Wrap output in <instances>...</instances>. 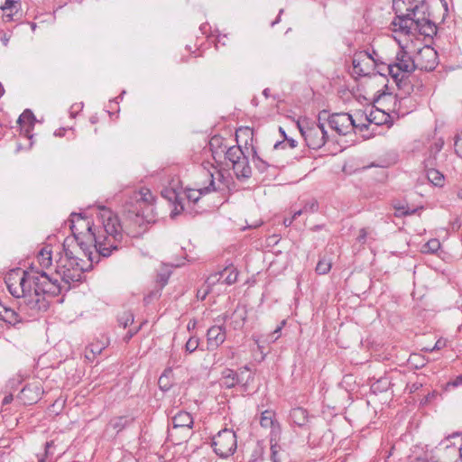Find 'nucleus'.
Segmentation results:
<instances>
[{
	"label": "nucleus",
	"mask_w": 462,
	"mask_h": 462,
	"mask_svg": "<svg viewBox=\"0 0 462 462\" xmlns=\"http://www.w3.org/2000/svg\"><path fill=\"white\" fill-rule=\"evenodd\" d=\"M65 263L59 266L55 277H50L42 271H24L20 268L9 271L5 282L8 291L14 298L22 299L19 311L34 318L47 310L49 302L46 296H56L71 286L80 282L84 272L92 267L94 262L85 257L81 251L65 249Z\"/></svg>",
	"instance_id": "1"
},
{
	"label": "nucleus",
	"mask_w": 462,
	"mask_h": 462,
	"mask_svg": "<svg viewBox=\"0 0 462 462\" xmlns=\"http://www.w3.org/2000/svg\"><path fill=\"white\" fill-rule=\"evenodd\" d=\"M125 235L119 217L111 209L99 207L92 237L93 256L108 257L123 246Z\"/></svg>",
	"instance_id": "2"
},
{
	"label": "nucleus",
	"mask_w": 462,
	"mask_h": 462,
	"mask_svg": "<svg viewBox=\"0 0 462 462\" xmlns=\"http://www.w3.org/2000/svg\"><path fill=\"white\" fill-rule=\"evenodd\" d=\"M393 5L396 14L391 23L393 32L407 35L418 32L425 36L435 33L436 27L430 21L414 18L415 11L418 9L417 4L411 3V0H393Z\"/></svg>",
	"instance_id": "3"
},
{
	"label": "nucleus",
	"mask_w": 462,
	"mask_h": 462,
	"mask_svg": "<svg viewBox=\"0 0 462 462\" xmlns=\"http://www.w3.org/2000/svg\"><path fill=\"white\" fill-rule=\"evenodd\" d=\"M374 114H382V111L371 112L369 116L358 112L355 117L347 113H337L328 116V121L332 130L340 135H346L352 131L356 133L366 129L376 119Z\"/></svg>",
	"instance_id": "4"
},
{
	"label": "nucleus",
	"mask_w": 462,
	"mask_h": 462,
	"mask_svg": "<svg viewBox=\"0 0 462 462\" xmlns=\"http://www.w3.org/2000/svg\"><path fill=\"white\" fill-rule=\"evenodd\" d=\"M154 200L155 198L149 189L141 188L125 200V212L128 217H134L139 225L144 221L150 222L152 219L150 212L153 210Z\"/></svg>",
	"instance_id": "5"
},
{
	"label": "nucleus",
	"mask_w": 462,
	"mask_h": 462,
	"mask_svg": "<svg viewBox=\"0 0 462 462\" xmlns=\"http://www.w3.org/2000/svg\"><path fill=\"white\" fill-rule=\"evenodd\" d=\"M70 229L74 238L77 241L78 250L81 251L85 257L94 262L92 237L94 232V224L81 216V214L73 213L70 216Z\"/></svg>",
	"instance_id": "6"
},
{
	"label": "nucleus",
	"mask_w": 462,
	"mask_h": 462,
	"mask_svg": "<svg viewBox=\"0 0 462 462\" xmlns=\"http://www.w3.org/2000/svg\"><path fill=\"white\" fill-rule=\"evenodd\" d=\"M321 114L319 116V123L310 122L304 118L297 121V127L303 136L306 144L310 149L321 148L328 139V133L325 130L324 124L320 123Z\"/></svg>",
	"instance_id": "7"
},
{
	"label": "nucleus",
	"mask_w": 462,
	"mask_h": 462,
	"mask_svg": "<svg viewBox=\"0 0 462 462\" xmlns=\"http://www.w3.org/2000/svg\"><path fill=\"white\" fill-rule=\"evenodd\" d=\"M222 152H225L226 159L232 163L234 172L238 179H247L251 176L252 170L248 159L240 146L234 145L228 148L225 146Z\"/></svg>",
	"instance_id": "8"
},
{
	"label": "nucleus",
	"mask_w": 462,
	"mask_h": 462,
	"mask_svg": "<svg viewBox=\"0 0 462 462\" xmlns=\"http://www.w3.org/2000/svg\"><path fill=\"white\" fill-rule=\"evenodd\" d=\"M215 453L220 457L231 456L236 449V433L229 429L220 430L212 439Z\"/></svg>",
	"instance_id": "9"
},
{
	"label": "nucleus",
	"mask_w": 462,
	"mask_h": 462,
	"mask_svg": "<svg viewBox=\"0 0 462 462\" xmlns=\"http://www.w3.org/2000/svg\"><path fill=\"white\" fill-rule=\"evenodd\" d=\"M389 74L397 81L402 80L405 74L413 71L415 64L413 58L409 55L407 51L402 47L397 52L395 61L390 63L387 67Z\"/></svg>",
	"instance_id": "10"
},
{
	"label": "nucleus",
	"mask_w": 462,
	"mask_h": 462,
	"mask_svg": "<svg viewBox=\"0 0 462 462\" xmlns=\"http://www.w3.org/2000/svg\"><path fill=\"white\" fill-rule=\"evenodd\" d=\"M415 69L432 71L439 63L437 51L430 46L425 45L413 55Z\"/></svg>",
	"instance_id": "11"
},
{
	"label": "nucleus",
	"mask_w": 462,
	"mask_h": 462,
	"mask_svg": "<svg viewBox=\"0 0 462 462\" xmlns=\"http://www.w3.org/2000/svg\"><path fill=\"white\" fill-rule=\"evenodd\" d=\"M253 377L247 366L241 368L238 372L232 369H225L222 372L220 383L226 388H232L237 384L246 387Z\"/></svg>",
	"instance_id": "12"
},
{
	"label": "nucleus",
	"mask_w": 462,
	"mask_h": 462,
	"mask_svg": "<svg viewBox=\"0 0 462 462\" xmlns=\"http://www.w3.org/2000/svg\"><path fill=\"white\" fill-rule=\"evenodd\" d=\"M374 64V59L366 51L360 52L353 59L354 70L358 76L369 75Z\"/></svg>",
	"instance_id": "13"
},
{
	"label": "nucleus",
	"mask_w": 462,
	"mask_h": 462,
	"mask_svg": "<svg viewBox=\"0 0 462 462\" xmlns=\"http://www.w3.org/2000/svg\"><path fill=\"white\" fill-rule=\"evenodd\" d=\"M226 337V335L224 327L212 326L209 328L207 332L208 349H217L220 345L224 343Z\"/></svg>",
	"instance_id": "14"
},
{
	"label": "nucleus",
	"mask_w": 462,
	"mask_h": 462,
	"mask_svg": "<svg viewBox=\"0 0 462 462\" xmlns=\"http://www.w3.org/2000/svg\"><path fill=\"white\" fill-rule=\"evenodd\" d=\"M260 424L263 428L271 430V440H273V437H277L281 432L280 424L275 419L274 411L272 410H265L261 413Z\"/></svg>",
	"instance_id": "15"
},
{
	"label": "nucleus",
	"mask_w": 462,
	"mask_h": 462,
	"mask_svg": "<svg viewBox=\"0 0 462 462\" xmlns=\"http://www.w3.org/2000/svg\"><path fill=\"white\" fill-rule=\"evenodd\" d=\"M210 177V183L209 186L205 187L203 189H188L183 191V194L187 198L189 201H191L193 203L198 202V200L200 199V197L204 194H207L210 192L211 190H215V182H214V175L212 173H208Z\"/></svg>",
	"instance_id": "16"
},
{
	"label": "nucleus",
	"mask_w": 462,
	"mask_h": 462,
	"mask_svg": "<svg viewBox=\"0 0 462 462\" xmlns=\"http://www.w3.org/2000/svg\"><path fill=\"white\" fill-rule=\"evenodd\" d=\"M162 196L167 199L169 201L172 202L174 205V208L172 209L171 215L172 217L179 215L183 209L184 207L181 204V193L174 190V189H164L162 191Z\"/></svg>",
	"instance_id": "17"
},
{
	"label": "nucleus",
	"mask_w": 462,
	"mask_h": 462,
	"mask_svg": "<svg viewBox=\"0 0 462 462\" xmlns=\"http://www.w3.org/2000/svg\"><path fill=\"white\" fill-rule=\"evenodd\" d=\"M20 4L14 0H5V5L2 6L3 20L6 23L19 19Z\"/></svg>",
	"instance_id": "18"
},
{
	"label": "nucleus",
	"mask_w": 462,
	"mask_h": 462,
	"mask_svg": "<svg viewBox=\"0 0 462 462\" xmlns=\"http://www.w3.org/2000/svg\"><path fill=\"white\" fill-rule=\"evenodd\" d=\"M173 429L182 428L191 430L193 426V418L187 411H180L172 418Z\"/></svg>",
	"instance_id": "19"
},
{
	"label": "nucleus",
	"mask_w": 462,
	"mask_h": 462,
	"mask_svg": "<svg viewBox=\"0 0 462 462\" xmlns=\"http://www.w3.org/2000/svg\"><path fill=\"white\" fill-rule=\"evenodd\" d=\"M432 162L430 161H427L425 162L426 168V176L434 186L442 187L445 182L444 175L438 170L431 167Z\"/></svg>",
	"instance_id": "20"
},
{
	"label": "nucleus",
	"mask_w": 462,
	"mask_h": 462,
	"mask_svg": "<svg viewBox=\"0 0 462 462\" xmlns=\"http://www.w3.org/2000/svg\"><path fill=\"white\" fill-rule=\"evenodd\" d=\"M134 420V418L131 415L117 416L110 420L108 423V429H113L116 433H119L128 426H130Z\"/></svg>",
	"instance_id": "21"
},
{
	"label": "nucleus",
	"mask_w": 462,
	"mask_h": 462,
	"mask_svg": "<svg viewBox=\"0 0 462 462\" xmlns=\"http://www.w3.org/2000/svg\"><path fill=\"white\" fill-rule=\"evenodd\" d=\"M0 319L10 325H15L21 321L19 313L8 308L0 301Z\"/></svg>",
	"instance_id": "22"
},
{
	"label": "nucleus",
	"mask_w": 462,
	"mask_h": 462,
	"mask_svg": "<svg viewBox=\"0 0 462 462\" xmlns=\"http://www.w3.org/2000/svg\"><path fill=\"white\" fill-rule=\"evenodd\" d=\"M290 420L293 424L303 427L308 422V411L300 407L294 408L291 411Z\"/></svg>",
	"instance_id": "23"
},
{
	"label": "nucleus",
	"mask_w": 462,
	"mask_h": 462,
	"mask_svg": "<svg viewBox=\"0 0 462 462\" xmlns=\"http://www.w3.org/2000/svg\"><path fill=\"white\" fill-rule=\"evenodd\" d=\"M222 278H223V274H221V272L212 273L208 277V279L206 280V282H205L203 298L207 294H208L210 292H214L216 286L222 285V282H221Z\"/></svg>",
	"instance_id": "24"
},
{
	"label": "nucleus",
	"mask_w": 462,
	"mask_h": 462,
	"mask_svg": "<svg viewBox=\"0 0 462 462\" xmlns=\"http://www.w3.org/2000/svg\"><path fill=\"white\" fill-rule=\"evenodd\" d=\"M107 344V341L91 343L86 349L85 357L89 361H93L97 355L102 353Z\"/></svg>",
	"instance_id": "25"
},
{
	"label": "nucleus",
	"mask_w": 462,
	"mask_h": 462,
	"mask_svg": "<svg viewBox=\"0 0 462 462\" xmlns=\"http://www.w3.org/2000/svg\"><path fill=\"white\" fill-rule=\"evenodd\" d=\"M37 261L41 267L48 269L52 264L51 250L49 247H43L37 254Z\"/></svg>",
	"instance_id": "26"
},
{
	"label": "nucleus",
	"mask_w": 462,
	"mask_h": 462,
	"mask_svg": "<svg viewBox=\"0 0 462 462\" xmlns=\"http://www.w3.org/2000/svg\"><path fill=\"white\" fill-rule=\"evenodd\" d=\"M220 272L223 274L222 285H232L237 281L238 272L234 266L226 267Z\"/></svg>",
	"instance_id": "27"
},
{
	"label": "nucleus",
	"mask_w": 462,
	"mask_h": 462,
	"mask_svg": "<svg viewBox=\"0 0 462 462\" xmlns=\"http://www.w3.org/2000/svg\"><path fill=\"white\" fill-rule=\"evenodd\" d=\"M37 392H33V389L31 386L23 387L20 393V398L23 402H28V403H33L35 402L39 398V389L35 387Z\"/></svg>",
	"instance_id": "28"
},
{
	"label": "nucleus",
	"mask_w": 462,
	"mask_h": 462,
	"mask_svg": "<svg viewBox=\"0 0 462 462\" xmlns=\"http://www.w3.org/2000/svg\"><path fill=\"white\" fill-rule=\"evenodd\" d=\"M459 437L460 436L458 434H455V435H452V436L447 438L446 439H444L443 441L440 442L439 449H441V448L447 449V450L452 452L454 457H457V456L462 457L459 452L456 454L455 450H454L455 448H459L462 446V443H460L459 446H457L454 442H452L453 439L459 438Z\"/></svg>",
	"instance_id": "29"
},
{
	"label": "nucleus",
	"mask_w": 462,
	"mask_h": 462,
	"mask_svg": "<svg viewBox=\"0 0 462 462\" xmlns=\"http://www.w3.org/2000/svg\"><path fill=\"white\" fill-rule=\"evenodd\" d=\"M172 375L171 367H167L160 376L158 384L162 391H167L171 386V377Z\"/></svg>",
	"instance_id": "30"
},
{
	"label": "nucleus",
	"mask_w": 462,
	"mask_h": 462,
	"mask_svg": "<svg viewBox=\"0 0 462 462\" xmlns=\"http://www.w3.org/2000/svg\"><path fill=\"white\" fill-rule=\"evenodd\" d=\"M35 116L30 110H25L18 118V124L21 125H28L26 132H29V128L32 127L34 125Z\"/></svg>",
	"instance_id": "31"
},
{
	"label": "nucleus",
	"mask_w": 462,
	"mask_h": 462,
	"mask_svg": "<svg viewBox=\"0 0 462 462\" xmlns=\"http://www.w3.org/2000/svg\"><path fill=\"white\" fill-rule=\"evenodd\" d=\"M232 318L235 319V320L233 321L234 328H240L243 326L244 321L245 319V310H244V308H236L232 314Z\"/></svg>",
	"instance_id": "32"
},
{
	"label": "nucleus",
	"mask_w": 462,
	"mask_h": 462,
	"mask_svg": "<svg viewBox=\"0 0 462 462\" xmlns=\"http://www.w3.org/2000/svg\"><path fill=\"white\" fill-rule=\"evenodd\" d=\"M183 362H184V357L181 355V353H180L177 350L172 349L171 352V355H170L169 361H168V365H169L168 367H171V369L173 367H179L181 365V364Z\"/></svg>",
	"instance_id": "33"
},
{
	"label": "nucleus",
	"mask_w": 462,
	"mask_h": 462,
	"mask_svg": "<svg viewBox=\"0 0 462 462\" xmlns=\"http://www.w3.org/2000/svg\"><path fill=\"white\" fill-rule=\"evenodd\" d=\"M391 383L388 378L383 377L374 383L371 386V389L374 393L377 392H385L389 388Z\"/></svg>",
	"instance_id": "34"
},
{
	"label": "nucleus",
	"mask_w": 462,
	"mask_h": 462,
	"mask_svg": "<svg viewBox=\"0 0 462 462\" xmlns=\"http://www.w3.org/2000/svg\"><path fill=\"white\" fill-rule=\"evenodd\" d=\"M331 269V262L325 258L319 261L316 266V272L319 274H327Z\"/></svg>",
	"instance_id": "35"
},
{
	"label": "nucleus",
	"mask_w": 462,
	"mask_h": 462,
	"mask_svg": "<svg viewBox=\"0 0 462 462\" xmlns=\"http://www.w3.org/2000/svg\"><path fill=\"white\" fill-rule=\"evenodd\" d=\"M440 247V243L438 239H430L422 246V253H435Z\"/></svg>",
	"instance_id": "36"
},
{
	"label": "nucleus",
	"mask_w": 462,
	"mask_h": 462,
	"mask_svg": "<svg viewBox=\"0 0 462 462\" xmlns=\"http://www.w3.org/2000/svg\"><path fill=\"white\" fill-rule=\"evenodd\" d=\"M199 346V338L197 337H190L185 344V351L189 354L193 353Z\"/></svg>",
	"instance_id": "37"
},
{
	"label": "nucleus",
	"mask_w": 462,
	"mask_h": 462,
	"mask_svg": "<svg viewBox=\"0 0 462 462\" xmlns=\"http://www.w3.org/2000/svg\"><path fill=\"white\" fill-rule=\"evenodd\" d=\"M285 325V320H282V323L273 330V333L267 335L264 341L266 342H275L281 336V330Z\"/></svg>",
	"instance_id": "38"
},
{
	"label": "nucleus",
	"mask_w": 462,
	"mask_h": 462,
	"mask_svg": "<svg viewBox=\"0 0 462 462\" xmlns=\"http://www.w3.org/2000/svg\"><path fill=\"white\" fill-rule=\"evenodd\" d=\"M118 322L123 328H126L134 322V316L131 312H125L118 318Z\"/></svg>",
	"instance_id": "39"
},
{
	"label": "nucleus",
	"mask_w": 462,
	"mask_h": 462,
	"mask_svg": "<svg viewBox=\"0 0 462 462\" xmlns=\"http://www.w3.org/2000/svg\"><path fill=\"white\" fill-rule=\"evenodd\" d=\"M462 385V375L457 376L454 380L449 381L445 385V390H449L450 387L456 388Z\"/></svg>",
	"instance_id": "40"
},
{
	"label": "nucleus",
	"mask_w": 462,
	"mask_h": 462,
	"mask_svg": "<svg viewBox=\"0 0 462 462\" xmlns=\"http://www.w3.org/2000/svg\"><path fill=\"white\" fill-rule=\"evenodd\" d=\"M161 287L152 291L145 298L144 301L146 304H149L152 300L158 299L161 296Z\"/></svg>",
	"instance_id": "41"
},
{
	"label": "nucleus",
	"mask_w": 462,
	"mask_h": 462,
	"mask_svg": "<svg viewBox=\"0 0 462 462\" xmlns=\"http://www.w3.org/2000/svg\"><path fill=\"white\" fill-rule=\"evenodd\" d=\"M318 209V203L315 200L308 202L304 208V212H315Z\"/></svg>",
	"instance_id": "42"
},
{
	"label": "nucleus",
	"mask_w": 462,
	"mask_h": 462,
	"mask_svg": "<svg viewBox=\"0 0 462 462\" xmlns=\"http://www.w3.org/2000/svg\"><path fill=\"white\" fill-rule=\"evenodd\" d=\"M454 146H455V152H457V154H458L459 156H462V137L456 138Z\"/></svg>",
	"instance_id": "43"
},
{
	"label": "nucleus",
	"mask_w": 462,
	"mask_h": 462,
	"mask_svg": "<svg viewBox=\"0 0 462 462\" xmlns=\"http://www.w3.org/2000/svg\"><path fill=\"white\" fill-rule=\"evenodd\" d=\"M83 107V104L80 103V104H75L73 106H71L70 107V115L71 116H75V115L79 111L81 110Z\"/></svg>",
	"instance_id": "44"
},
{
	"label": "nucleus",
	"mask_w": 462,
	"mask_h": 462,
	"mask_svg": "<svg viewBox=\"0 0 462 462\" xmlns=\"http://www.w3.org/2000/svg\"><path fill=\"white\" fill-rule=\"evenodd\" d=\"M366 236H367L366 230L365 228H362L359 231V235L356 239L359 243H364L365 241Z\"/></svg>",
	"instance_id": "45"
},
{
	"label": "nucleus",
	"mask_w": 462,
	"mask_h": 462,
	"mask_svg": "<svg viewBox=\"0 0 462 462\" xmlns=\"http://www.w3.org/2000/svg\"><path fill=\"white\" fill-rule=\"evenodd\" d=\"M160 287L161 289H162L164 287V285L167 283L168 282V278H169V275L167 274H161L160 276Z\"/></svg>",
	"instance_id": "46"
},
{
	"label": "nucleus",
	"mask_w": 462,
	"mask_h": 462,
	"mask_svg": "<svg viewBox=\"0 0 462 462\" xmlns=\"http://www.w3.org/2000/svg\"><path fill=\"white\" fill-rule=\"evenodd\" d=\"M445 345H446L445 341H443V340H441V339H439V340L435 343V345H434V346L432 347L431 351L436 350V349H440V348L444 347V346H445Z\"/></svg>",
	"instance_id": "47"
},
{
	"label": "nucleus",
	"mask_w": 462,
	"mask_h": 462,
	"mask_svg": "<svg viewBox=\"0 0 462 462\" xmlns=\"http://www.w3.org/2000/svg\"><path fill=\"white\" fill-rule=\"evenodd\" d=\"M221 139L217 136H214L212 137V139L210 140V147H214L215 145L218 144L220 143Z\"/></svg>",
	"instance_id": "48"
},
{
	"label": "nucleus",
	"mask_w": 462,
	"mask_h": 462,
	"mask_svg": "<svg viewBox=\"0 0 462 462\" xmlns=\"http://www.w3.org/2000/svg\"><path fill=\"white\" fill-rule=\"evenodd\" d=\"M66 130H67L66 128H60L57 131H55L54 135L62 137L65 134Z\"/></svg>",
	"instance_id": "49"
},
{
	"label": "nucleus",
	"mask_w": 462,
	"mask_h": 462,
	"mask_svg": "<svg viewBox=\"0 0 462 462\" xmlns=\"http://www.w3.org/2000/svg\"><path fill=\"white\" fill-rule=\"evenodd\" d=\"M12 401H13V395H12V394L6 395V396L4 398V400H3V404H4V405L8 404V403H10Z\"/></svg>",
	"instance_id": "50"
},
{
	"label": "nucleus",
	"mask_w": 462,
	"mask_h": 462,
	"mask_svg": "<svg viewBox=\"0 0 462 462\" xmlns=\"http://www.w3.org/2000/svg\"><path fill=\"white\" fill-rule=\"evenodd\" d=\"M53 445V442L52 441H50V442H46V445H45V454L46 456L49 455V452H50V448Z\"/></svg>",
	"instance_id": "51"
},
{
	"label": "nucleus",
	"mask_w": 462,
	"mask_h": 462,
	"mask_svg": "<svg viewBox=\"0 0 462 462\" xmlns=\"http://www.w3.org/2000/svg\"><path fill=\"white\" fill-rule=\"evenodd\" d=\"M302 212H304L303 209H300V210H298V211L294 212L291 219L294 220L297 217L300 216L302 214Z\"/></svg>",
	"instance_id": "52"
},
{
	"label": "nucleus",
	"mask_w": 462,
	"mask_h": 462,
	"mask_svg": "<svg viewBox=\"0 0 462 462\" xmlns=\"http://www.w3.org/2000/svg\"><path fill=\"white\" fill-rule=\"evenodd\" d=\"M293 220L291 218H285L283 220V224L286 226H290L291 224H292Z\"/></svg>",
	"instance_id": "53"
},
{
	"label": "nucleus",
	"mask_w": 462,
	"mask_h": 462,
	"mask_svg": "<svg viewBox=\"0 0 462 462\" xmlns=\"http://www.w3.org/2000/svg\"><path fill=\"white\" fill-rule=\"evenodd\" d=\"M263 95L266 98H267V97H269V96H270V89H269V88H265V89H263Z\"/></svg>",
	"instance_id": "54"
},
{
	"label": "nucleus",
	"mask_w": 462,
	"mask_h": 462,
	"mask_svg": "<svg viewBox=\"0 0 462 462\" xmlns=\"http://www.w3.org/2000/svg\"><path fill=\"white\" fill-rule=\"evenodd\" d=\"M282 13V10H280L279 16H278V18H277L275 21H273V22L271 23V25H272V26H274L276 23H279V21H280V14H281Z\"/></svg>",
	"instance_id": "55"
},
{
	"label": "nucleus",
	"mask_w": 462,
	"mask_h": 462,
	"mask_svg": "<svg viewBox=\"0 0 462 462\" xmlns=\"http://www.w3.org/2000/svg\"><path fill=\"white\" fill-rule=\"evenodd\" d=\"M4 92H5L4 87L0 83V97L3 96Z\"/></svg>",
	"instance_id": "56"
},
{
	"label": "nucleus",
	"mask_w": 462,
	"mask_h": 462,
	"mask_svg": "<svg viewBox=\"0 0 462 462\" xmlns=\"http://www.w3.org/2000/svg\"><path fill=\"white\" fill-rule=\"evenodd\" d=\"M457 197L462 199V188L457 190Z\"/></svg>",
	"instance_id": "57"
},
{
	"label": "nucleus",
	"mask_w": 462,
	"mask_h": 462,
	"mask_svg": "<svg viewBox=\"0 0 462 462\" xmlns=\"http://www.w3.org/2000/svg\"><path fill=\"white\" fill-rule=\"evenodd\" d=\"M274 448H275L274 446H272V448H271V449H272V451H273V457L275 456V450H274Z\"/></svg>",
	"instance_id": "58"
},
{
	"label": "nucleus",
	"mask_w": 462,
	"mask_h": 462,
	"mask_svg": "<svg viewBox=\"0 0 462 462\" xmlns=\"http://www.w3.org/2000/svg\"><path fill=\"white\" fill-rule=\"evenodd\" d=\"M256 160L259 161L260 162H262L263 164V168H265V163H264V162L262 161V159L257 158Z\"/></svg>",
	"instance_id": "59"
},
{
	"label": "nucleus",
	"mask_w": 462,
	"mask_h": 462,
	"mask_svg": "<svg viewBox=\"0 0 462 462\" xmlns=\"http://www.w3.org/2000/svg\"><path fill=\"white\" fill-rule=\"evenodd\" d=\"M291 147H294V146H295V141H294V140H291Z\"/></svg>",
	"instance_id": "60"
},
{
	"label": "nucleus",
	"mask_w": 462,
	"mask_h": 462,
	"mask_svg": "<svg viewBox=\"0 0 462 462\" xmlns=\"http://www.w3.org/2000/svg\"><path fill=\"white\" fill-rule=\"evenodd\" d=\"M280 132H281L284 136H286V135H285V132H284V130H283L282 128H280Z\"/></svg>",
	"instance_id": "61"
},
{
	"label": "nucleus",
	"mask_w": 462,
	"mask_h": 462,
	"mask_svg": "<svg viewBox=\"0 0 462 462\" xmlns=\"http://www.w3.org/2000/svg\"><path fill=\"white\" fill-rule=\"evenodd\" d=\"M133 335H134L133 333H129V334L127 335V338H128V339H129V338H131V337H133Z\"/></svg>",
	"instance_id": "62"
},
{
	"label": "nucleus",
	"mask_w": 462,
	"mask_h": 462,
	"mask_svg": "<svg viewBox=\"0 0 462 462\" xmlns=\"http://www.w3.org/2000/svg\"><path fill=\"white\" fill-rule=\"evenodd\" d=\"M245 132H247V133H249L250 134H252L251 130H250V129H248V128H246V129L245 130Z\"/></svg>",
	"instance_id": "63"
},
{
	"label": "nucleus",
	"mask_w": 462,
	"mask_h": 462,
	"mask_svg": "<svg viewBox=\"0 0 462 462\" xmlns=\"http://www.w3.org/2000/svg\"><path fill=\"white\" fill-rule=\"evenodd\" d=\"M39 462H45L43 458L39 459Z\"/></svg>",
	"instance_id": "64"
}]
</instances>
